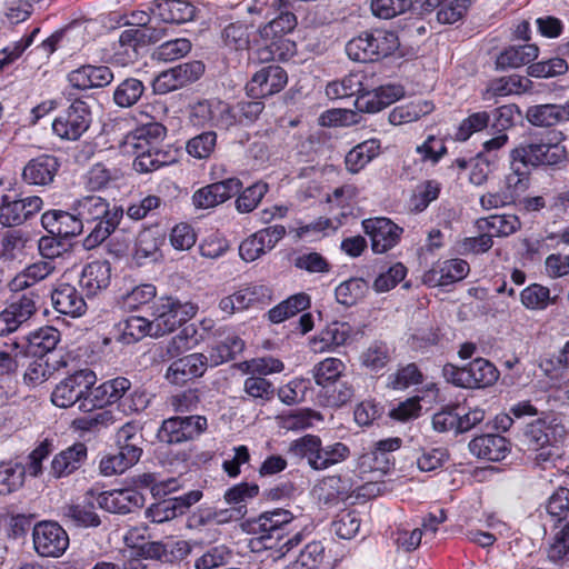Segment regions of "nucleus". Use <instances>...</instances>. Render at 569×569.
Instances as JSON below:
<instances>
[{"instance_id":"f257e3e1","label":"nucleus","mask_w":569,"mask_h":569,"mask_svg":"<svg viewBox=\"0 0 569 569\" xmlns=\"http://www.w3.org/2000/svg\"><path fill=\"white\" fill-rule=\"evenodd\" d=\"M293 520L295 517L289 510L278 508L247 519L241 523V529L243 532L253 536L264 549L279 547V551L284 556L299 546L303 538L301 532H297L279 545L291 531Z\"/></svg>"},{"instance_id":"f03ea898","label":"nucleus","mask_w":569,"mask_h":569,"mask_svg":"<svg viewBox=\"0 0 569 569\" xmlns=\"http://www.w3.org/2000/svg\"><path fill=\"white\" fill-rule=\"evenodd\" d=\"M289 452L306 459L308 466L315 471H323L347 461L351 456L349 446L341 441L323 443L319 436L305 435L293 440Z\"/></svg>"},{"instance_id":"7ed1b4c3","label":"nucleus","mask_w":569,"mask_h":569,"mask_svg":"<svg viewBox=\"0 0 569 569\" xmlns=\"http://www.w3.org/2000/svg\"><path fill=\"white\" fill-rule=\"evenodd\" d=\"M97 381L96 373L82 369L61 380L51 393V401L59 408H70L78 405L79 410L91 412L97 403L91 399L92 388Z\"/></svg>"},{"instance_id":"20e7f679","label":"nucleus","mask_w":569,"mask_h":569,"mask_svg":"<svg viewBox=\"0 0 569 569\" xmlns=\"http://www.w3.org/2000/svg\"><path fill=\"white\" fill-rule=\"evenodd\" d=\"M207 428L208 420L204 416H176L162 421L157 437L160 442L180 445L198 439Z\"/></svg>"},{"instance_id":"39448f33","label":"nucleus","mask_w":569,"mask_h":569,"mask_svg":"<svg viewBox=\"0 0 569 569\" xmlns=\"http://www.w3.org/2000/svg\"><path fill=\"white\" fill-rule=\"evenodd\" d=\"M197 312L192 303H181L172 298H161L153 306L152 335L160 337L172 332L177 327L191 319Z\"/></svg>"},{"instance_id":"423d86ee","label":"nucleus","mask_w":569,"mask_h":569,"mask_svg":"<svg viewBox=\"0 0 569 569\" xmlns=\"http://www.w3.org/2000/svg\"><path fill=\"white\" fill-rule=\"evenodd\" d=\"M91 111L87 102L73 101L52 122L53 132L64 140H78L91 124Z\"/></svg>"},{"instance_id":"0eeeda50","label":"nucleus","mask_w":569,"mask_h":569,"mask_svg":"<svg viewBox=\"0 0 569 569\" xmlns=\"http://www.w3.org/2000/svg\"><path fill=\"white\" fill-rule=\"evenodd\" d=\"M33 546L41 557L58 558L69 547L67 531L56 521H40L32 530Z\"/></svg>"},{"instance_id":"6e6552de","label":"nucleus","mask_w":569,"mask_h":569,"mask_svg":"<svg viewBox=\"0 0 569 569\" xmlns=\"http://www.w3.org/2000/svg\"><path fill=\"white\" fill-rule=\"evenodd\" d=\"M38 295L33 291L24 292L0 312V336L16 331L27 322L37 311Z\"/></svg>"},{"instance_id":"1a4fd4ad","label":"nucleus","mask_w":569,"mask_h":569,"mask_svg":"<svg viewBox=\"0 0 569 569\" xmlns=\"http://www.w3.org/2000/svg\"><path fill=\"white\" fill-rule=\"evenodd\" d=\"M516 156L525 158L532 168L555 167L566 160V149L559 143L529 142L517 147Z\"/></svg>"},{"instance_id":"9d476101","label":"nucleus","mask_w":569,"mask_h":569,"mask_svg":"<svg viewBox=\"0 0 569 569\" xmlns=\"http://www.w3.org/2000/svg\"><path fill=\"white\" fill-rule=\"evenodd\" d=\"M96 502L110 513L127 515L141 509L144 497L136 489L123 488L98 492Z\"/></svg>"},{"instance_id":"9b49d317","label":"nucleus","mask_w":569,"mask_h":569,"mask_svg":"<svg viewBox=\"0 0 569 569\" xmlns=\"http://www.w3.org/2000/svg\"><path fill=\"white\" fill-rule=\"evenodd\" d=\"M365 233L370 237L371 249L375 253H385L400 240L402 228L388 218H373L362 221Z\"/></svg>"},{"instance_id":"f8f14e48","label":"nucleus","mask_w":569,"mask_h":569,"mask_svg":"<svg viewBox=\"0 0 569 569\" xmlns=\"http://www.w3.org/2000/svg\"><path fill=\"white\" fill-rule=\"evenodd\" d=\"M0 206V223L4 227L20 226L42 208L43 201L38 196L11 200L9 196H2Z\"/></svg>"},{"instance_id":"ddd939ff","label":"nucleus","mask_w":569,"mask_h":569,"mask_svg":"<svg viewBox=\"0 0 569 569\" xmlns=\"http://www.w3.org/2000/svg\"><path fill=\"white\" fill-rule=\"evenodd\" d=\"M288 82L287 72L277 64L267 66L257 71L247 84V92L254 99L280 92Z\"/></svg>"},{"instance_id":"4468645a","label":"nucleus","mask_w":569,"mask_h":569,"mask_svg":"<svg viewBox=\"0 0 569 569\" xmlns=\"http://www.w3.org/2000/svg\"><path fill=\"white\" fill-rule=\"evenodd\" d=\"M469 271V263L466 260L449 259L426 271L422 281L429 287H443L463 280Z\"/></svg>"},{"instance_id":"2eb2a0df","label":"nucleus","mask_w":569,"mask_h":569,"mask_svg":"<svg viewBox=\"0 0 569 569\" xmlns=\"http://www.w3.org/2000/svg\"><path fill=\"white\" fill-rule=\"evenodd\" d=\"M166 136L167 128L163 124L149 122L124 134L119 140V148L121 151H131L132 148L140 150L159 148Z\"/></svg>"},{"instance_id":"dca6fc26","label":"nucleus","mask_w":569,"mask_h":569,"mask_svg":"<svg viewBox=\"0 0 569 569\" xmlns=\"http://www.w3.org/2000/svg\"><path fill=\"white\" fill-rule=\"evenodd\" d=\"M97 492L88 490L83 500L76 503H69L62 507V517L68 522L78 528H97L101 523L99 515L96 512L94 501Z\"/></svg>"},{"instance_id":"f3484780","label":"nucleus","mask_w":569,"mask_h":569,"mask_svg":"<svg viewBox=\"0 0 569 569\" xmlns=\"http://www.w3.org/2000/svg\"><path fill=\"white\" fill-rule=\"evenodd\" d=\"M208 357L203 353H191L174 360L166 372V378L174 385H182L190 379L204 375L209 366Z\"/></svg>"},{"instance_id":"a211bd4d","label":"nucleus","mask_w":569,"mask_h":569,"mask_svg":"<svg viewBox=\"0 0 569 569\" xmlns=\"http://www.w3.org/2000/svg\"><path fill=\"white\" fill-rule=\"evenodd\" d=\"M114 79V74L107 66L84 64L68 73L70 86L78 90L104 88Z\"/></svg>"},{"instance_id":"6ab92c4d","label":"nucleus","mask_w":569,"mask_h":569,"mask_svg":"<svg viewBox=\"0 0 569 569\" xmlns=\"http://www.w3.org/2000/svg\"><path fill=\"white\" fill-rule=\"evenodd\" d=\"M87 458V446L82 442H76L58 452L52 458L50 463V475L56 479L68 477L80 469Z\"/></svg>"},{"instance_id":"aec40b11","label":"nucleus","mask_w":569,"mask_h":569,"mask_svg":"<svg viewBox=\"0 0 569 569\" xmlns=\"http://www.w3.org/2000/svg\"><path fill=\"white\" fill-rule=\"evenodd\" d=\"M51 301L59 313L78 318L87 311V303L78 289L70 283H59L51 292Z\"/></svg>"},{"instance_id":"412c9836","label":"nucleus","mask_w":569,"mask_h":569,"mask_svg":"<svg viewBox=\"0 0 569 569\" xmlns=\"http://www.w3.org/2000/svg\"><path fill=\"white\" fill-rule=\"evenodd\" d=\"M150 12L166 23L181 24L192 21L196 7L186 0H154Z\"/></svg>"},{"instance_id":"4be33fe9","label":"nucleus","mask_w":569,"mask_h":569,"mask_svg":"<svg viewBox=\"0 0 569 569\" xmlns=\"http://www.w3.org/2000/svg\"><path fill=\"white\" fill-rule=\"evenodd\" d=\"M111 281V266L108 261H91L81 271L79 284L88 297L107 289Z\"/></svg>"},{"instance_id":"5701e85b","label":"nucleus","mask_w":569,"mask_h":569,"mask_svg":"<svg viewBox=\"0 0 569 569\" xmlns=\"http://www.w3.org/2000/svg\"><path fill=\"white\" fill-rule=\"evenodd\" d=\"M59 162L54 156L41 154L31 159L23 168V180L29 184L47 186L58 172Z\"/></svg>"},{"instance_id":"b1692460","label":"nucleus","mask_w":569,"mask_h":569,"mask_svg":"<svg viewBox=\"0 0 569 569\" xmlns=\"http://www.w3.org/2000/svg\"><path fill=\"white\" fill-rule=\"evenodd\" d=\"M468 447L473 456L489 461L503 460L510 452L508 440L499 435L476 437L469 442Z\"/></svg>"},{"instance_id":"393cba45","label":"nucleus","mask_w":569,"mask_h":569,"mask_svg":"<svg viewBox=\"0 0 569 569\" xmlns=\"http://www.w3.org/2000/svg\"><path fill=\"white\" fill-rule=\"evenodd\" d=\"M140 551L144 559H151L167 563L182 559L188 555L189 548L186 541H174L167 543L152 541L144 543Z\"/></svg>"},{"instance_id":"a878e982","label":"nucleus","mask_w":569,"mask_h":569,"mask_svg":"<svg viewBox=\"0 0 569 569\" xmlns=\"http://www.w3.org/2000/svg\"><path fill=\"white\" fill-rule=\"evenodd\" d=\"M72 211L77 212L83 224L108 218L109 213L114 211V207L110 208V203L100 196H87L74 201Z\"/></svg>"},{"instance_id":"bb28decb","label":"nucleus","mask_w":569,"mask_h":569,"mask_svg":"<svg viewBox=\"0 0 569 569\" xmlns=\"http://www.w3.org/2000/svg\"><path fill=\"white\" fill-rule=\"evenodd\" d=\"M351 332L349 323L341 321L331 322L312 340L313 349L317 352H325L340 347L347 342Z\"/></svg>"},{"instance_id":"cd10ccee","label":"nucleus","mask_w":569,"mask_h":569,"mask_svg":"<svg viewBox=\"0 0 569 569\" xmlns=\"http://www.w3.org/2000/svg\"><path fill=\"white\" fill-rule=\"evenodd\" d=\"M467 388H486L499 378V371L489 360L476 358L466 366Z\"/></svg>"},{"instance_id":"c85d7f7f","label":"nucleus","mask_w":569,"mask_h":569,"mask_svg":"<svg viewBox=\"0 0 569 569\" xmlns=\"http://www.w3.org/2000/svg\"><path fill=\"white\" fill-rule=\"evenodd\" d=\"M152 320L132 316L116 326L114 339L121 343L130 345L141 340L147 335H152Z\"/></svg>"},{"instance_id":"c756f323","label":"nucleus","mask_w":569,"mask_h":569,"mask_svg":"<svg viewBox=\"0 0 569 569\" xmlns=\"http://www.w3.org/2000/svg\"><path fill=\"white\" fill-rule=\"evenodd\" d=\"M538 53V47L532 43L511 46L499 53L496 66L500 70L520 68L537 59Z\"/></svg>"},{"instance_id":"7c9ffc66","label":"nucleus","mask_w":569,"mask_h":569,"mask_svg":"<svg viewBox=\"0 0 569 569\" xmlns=\"http://www.w3.org/2000/svg\"><path fill=\"white\" fill-rule=\"evenodd\" d=\"M27 469L22 462L8 459L0 461V495L7 496L24 486Z\"/></svg>"},{"instance_id":"2f4dec72","label":"nucleus","mask_w":569,"mask_h":569,"mask_svg":"<svg viewBox=\"0 0 569 569\" xmlns=\"http://www.w3.org/2000/svg\"><path fill=\"white\" fill-rule=\"evenodd\" d=\"M123 218V210L121 207L114 206V211L109 213V217L99 221H94L96 226L89 234L82 240V246L86 250H92L104 242L112 232L120 224Z\"/></svg>"},{"instance_id":"473e14b6","label":"nucleus","mask_w":569,"mask_h":569,"mask_svg":"<svg viewBox=\"0 0 569 569\" xmlns=\"http://www.w3.org/2000/svg\"><path fill=\"white\" fill-rule=\"evenodd\" d=\"M124 154L134 156L133 168L137 172H153L171 162L168 152L160 148H147V150L131 149V151H122Z\"/></svg>"},{"instance_id":"72a5a7b5","label":"nucleus","mask_w":569,"mask_h":569,"mask_svg":"<svg viewBox=\"0 0 569 569\" xmlns=\"http://www.w3.org/2000/svg\"><path fill=\"white\" fill-rule=\"evenodd\" d=\"M136 29H126L120 33L118 43L114 46L113 60L124 67L137 61L142 49Z\"/></svg>"},{"instance_id":"f704fd0d","label":"nucleus","mask_w":569,"mask_h":569,"mask_svg":"<svg viewBox=\"0 0 569 569\" xmlns=\"http://www.w3.org/2000/svg\"><path fill=\"white\" fill-rule=\"evenodd\" d=\"M130 388L131 382L129 379L124 377H117L114 379L107 380L96 389H92V400H94L99 407L106 403L121 402Z\"/></svg>"},{"instance_id":"c9c22d12","label":"nucleus","mask_w":569,"mask_h":569,"mask_svg":"<svg viewBox=\"0 0 569 569\" xmlns=\"http://www.w3.org/2000/svg\"><path fill=\"white\" fill-rule=\"evenodd\" d=\"M54 270L51 261H38L28 266L18 273L9 283L11 291H22L49 277Z\"/></svg>"},{"instance_id":"e433bc0d","label":"nucleus","mask_w":569,"mask_h":569,"mask_svg":"<svg viewBox=\"0 0 569 569\" xmlns=\"http://www.w3.org/2000/svg\"><path fill=\"white\" fill-rule=\"evenodd\" d=\"M163 239L154 228H146L138 233L133 258L138 264H143L146 260H156L160 244Z\"/></svg>"},{"instance_id":"4c0bfd02","label":"nucleus","mask_w":569,"mask_h":569,"mask_svg":"<svg viewBox=\"0 0 569 569\" xmlns=\"http://www.w3.org/2000/svg\"><path fill=\"white\" fill-rule=\"evenodd\" d=\"M309 307L310 297L305 292L296 293L270 309L268 311V319L272 323H280L307 310Z\"/></svg>"},{"instance_id":"58836bf2","label":"nucleus","mask_w":569,"mask_h":569,"mask_svg":"<svg viewBox=\"0 0 569 569\" xmlns=\"http://www.w3.org/2000/svg\"><path fill=\"white\" fill-rule=\"evenodd\" d=\"M119 421L112 409H99L89 415L78 417L72 421V428L82 432H99Z\"/></svg>"},{"instance_id":"ea45409f","label":"nucleus","mask_w":569,"mask_h":569,"mask_svg":"<svg viewBox=\"0 0 569 569\" xmlns=\"http://www.w3.org/2000/svg\"><path fill=\"white\" fill-rule=\"evenodd\" d=\"M274 17L259 29L262 39L273 42L291 32L297 26V18L290 9L278 10Z\"/></svg>"},{"instance_id":"a19ab883","label":"nucleus","mask_w":569,"mask_h":569,"mask_svg":"<svg viewBox=\"0 0 569 569\" xmlns=\"http://www.w3.org/2000/svg\"><path fill=\"white\" fill-rule=\"evenodd\" d=\"M433 110V104L427 100L412 101L396 107L389 113V122L393 126H401L419 120Z\"/></svg>"},{"instance_id":"79ce46f5","label":"nucleus","mask_w":569,"mask_h":569,"mask_svg":"<svg viewBox=\"0 0 569 569\" xmlns=\"http://www.w3.org/2000/svg\"><path fill=\"white\" fill-rule=\"evenodd\" d=\"M379 152L377 140H367L353 147L346 156V168L351 173L362 170Z\"/></svg>"},{"instance_id":"37998d69","label":"nucleus","mask_w":569,"mask_h":569,"mask_svg":"<svg viewBox=\"0 0 569 569\" xmlns=\"http://www.w3.org/2000/svg\"><path fill=\"white\" fill-rule=\"evenodd\" d=\"M478 228L490 231L492 237H508L520 229L521 222L515 214H493L478 220Z\"/></svg>"},{"instance_id":"c03bdc74","label":"nucleus","mask_w":569,"mask_h":569,"mask_svg":"<svg viewBox=\"0 0 569 569\" xmlns=\"http://www.w3.org/2000/svg\"><path fill=\"white\" fill-rule=\"evenodd\" d=\"M392 350L386 342L373 341L360 355V363L362 367L372 372H378L386 368L391 361Z\"/></svg>"},{"instance_id":"a18cd8bd","label":"nucleus","mask_w":569,"mask_h":569,"mask_svg":"<svg viewBox=\"0 0 569 569\" xmlns=\"http://www.w3.org/2000/svg\"><path fill=\"white\" fill-rule=\"evenodd\" d=\"M144 91L146 87L141 80L127 78L116 87L112 100L120 108H130L141 99Z\"/></svg>"},{"instance_id":"49530a36","label":"nucleus","mask_w":569,"mask_h":569,"mask_svg":"<svg viewBox=\"0 0 569 569\" xmlns=\"http://www.w3.org/2000/svg\"><path fill=\"white\" fill-rule=\"evenodd\" d=\"M402 440L398 437L381 439L377 441L371 450L369 458L373 465L372 468L382 472H388L393 466L391 453L401 447Z\"/></svg>"},{"instance_id":"de8ad7c7","label":"nucleus","mask_w":569,"mask_h":569,"mask_svg":"<svg viewBox=\"0 0 569 569\" xmlns=\"http://www.w3.org/2000/svg\"><path fill=\"white\" fill-rule=\"evenodd\" d=\"M345 370L346 365L342 360L329 357L313 367L312 377L318 386L327 388L335 385Z\"/></svg>"},{"instance_id":"09e8293b","label":"nucleus","mask_w":569,"mask_h":569,"mask_svg":"<svg viewBox=\"0 0 569 569\" xmlns=\"http://www.w3.org/2000/svg\"><path fill=\"white\" fill-rule=\"evenodd\" d=\"M521 303L530 310H545L556 305L558 296L551 297L550 289L540 283H531L520 292Z\"/></svg>"},{"instance_id":"8fccbe9b","label":"nucleus","mask_w":569,"mask_h":569,"mask_svg":"<svg viewBox=\"0 0 569 569\" xmlns=\"http://www.w3.org/2000/svg\"><path fill=\"white\" fill-rule=\"evenodd\" d=\"M363 74L349 73L340 80L331 81L326 87L329 99H342L352 97L363 91Z\"/></svg>"},{"instance_id":"3c124183","label":"nucleus","mask_w":569,"mask_h":569,"mask_svg":"<svg viewBox=\"0 0 569 569\" xmlns=\"http://www.w3.org/2000/svg\"><path fill=\"white\" fill-rule=\"evenodd\" d=\"M325 550L321 541H311L300 549L287 569H319L325 559Z\"/></svg>"},{"instance_id":"603ef678","label":"nucleus","mask_w":569,"mask_h":569,"mask_svg":"<svg viewBox=\"0 0 569 569\" xmlns=\"http://www.w3.org/2000/svg\"><path fill=\"white\" fill-rule=\"evenodd\" d=\"M531 84L532 83L528 78L512 74L492 80L489 83L487 91L492 96L498 97L520 94L531 89Z\"/></svg>"},{"instance_id":"864d4df0","label":"nucleus","mask_w":569,"mask_h":569,"mask_svg":"<svg viewBox=\"0 0 569 569\" xmlns=\"http://www.w3.org/2000/svg\"><path fill=\"white\" fill-rule=\"evenodd\" d=\"M243 347L244 343L239 337L234 335L226 337L224 340L211 347L209 356H207L210 366H219L233 359L243 350Z\"/></svg>"},{"instance_id":"5fc2aeb1","label":"nucleus","mask_w":569,"mask_h":569,"mask_svg":"<svg viewBox=\"0 0 569 569\" xmlns=\"http://www.w3.org/2000/svg\"><path fill=\"white\" fill-rule=\"evenodd\" d=\"M526 119L536 127H552L562 123L559 104L531 106L526 111Z\"/></svg>"},{"instance_id":"6e6d98bb","label":"nucleus","mask_w":569,"mask_h":569,"mask_svg":"<svg viewBox=\"0 0 569 569\" xmlns=\"http://www.w3.org/2000/svg\"><path fill=\"white\" fill-rule=\"evenodd\" d=\"M60 341V332L53 327H43L30 335L29 346L34 356L43 357L56 349Z\"/></svg>"},{"instance_id":"4d7b16f0","label":"nucleus","mask_w":569,"mask_h":569,"mask_svg":"<svg viewBox=\"0 0 569 569\" xmlns=\"http://www.w3.org/2000/svg\"><path fill=\"white\" fill-rule=\"evenodd\" d=\"M368 291V283L362 278H350L336 288V299L345 306H352L363 298Z\"/></svg>"},{"instance_id":"13d9d810","label":"nucleus","mask_w":569,"mask_h":569,"mask_svg":"<svg viewBox=\"0 0 569 569\" xmlns=\"http://www.w3.org/2000/svg\"><path fill=\"white\" fill-rule=\"evenodd\" d=\"M348 57L353 61L368 62L375 61L371 32H365L351 39L346 46Z\"/></svg>"},{"instance_id":"bf43d9fd","label":"nucleus","mask_w":569,"mask_h":569,"mask_svg":"<svg viewBox=\"0 0 569 569\" xmlns=\"http://www.w3.org/2000/svg\"><path fill=\"white\" fill-rule=\"evenodd\" d=\"M269 190L266 182L258 181L246 188L236 199V208L240 213L253 211Z\"/></svg>"},{"instance_id":"052dcab7","label":"nucleus","mask_w":569,"mask_h":569,"mask_svg":"<svg viewBox=\"0 0 569 569\" xmlns=\"http://www.w3.org/2000/svg\"><path fill=\"white\" fill-rule=\"evenodd\" d=\"M217 146V133L204 131L189 139L186 146L187 152L196 159H208Z\"/></svg>"},{"instance_id":"680f3d73","label":"nucleus","mask_w":569,"mask_h":569,"mask_svg":"<svg viewBox=\"0 0 569 569\" xmlns=\"http://www.w3.org/2000/svg\"><path fill=\"white\" fill-rule=\"evenodd\" d=\"M157 296V289L151 283L136 286L132 290L122 295L121 305L124 310L133 311L149 303Z\"/></svg>"},{"instance_id":"e2e57ef3","label":"nucleus","mask_w":569,"mask_h":569,"mask_svg":"<svg viewBox=\"0 0 569 569\" xmlns=\"http://www.w3.org/2000/svg\"><path fill=\"white\" fill-rule=\"evenodd\" d=\"M190 50V41L184 38H179L160 44L153 51L152 57L159 61L171 62L184 57Z\"/></svg>"},{"instance_id":"0e129e2a","label":"nucleus","mask_w":569,"mask_h":569,"mask_svg":"<svg viewBox=\"0 0 569 569\" xmlns=\"http://www.w3.org/2000/svg\"><path fill=\"white\" fill-rule=\"evenodd\" d=\"M422 382V373L415 363H408L388 376V387L402 390Z\"/></svg>"},{"instance_id":"69168bd1","label":"nucleus","mask_w":569,"mask_h":569,"mask_svg":"<svg viewBox=\"0 0 569 569\" xmlns=\"http://www.w3.org/2000/svg\"><path fill=\"white\" fill-rule=\"evenodd\" d=\"M441 184L436 180H427L417 187L412 198L411 206L416 212H422L435 201L440 193Z\"/></svg>"},{"instance_id":"338daca9","label":"nucleus","mask_w":569,"mask_h":569,"mask_svg":"<svg viewBox=\"0 0 569 569\" xmlns=\"http://www.w3.org/2000/svg\"><path fill=\"white\" fill-rule=\"evenodd\" d=\"M547 515L559 522L569 518V489L560 487L556 490L546 503Z\"/></svg>"},{"instance_id":"774afa93","label":"nucleus","mask_w":569,"mask_h":569,"mask_svg":"<svg viewBox=\"0 0 569 569\" xmlns=\"http://www.w3.org/2000/svg\"><path fill=\"white\" fill-rule=\"evenodd\" d=\"M244 392L254 400L269 401L274 396V387L268 379L252 375L243 383Z\"/></svg>"}]
</instances>
